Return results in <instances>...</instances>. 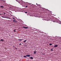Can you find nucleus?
<instances>
[{"label": "nucleus", "instance_id": "2eb2a0df", "mask_svg": "<svg viewBox=\"0 0 61 61\" xmlns=\"http://www.w3.org/2000/svg\"><path fill=\"white\" fill-rule=\"evenodd\" d=\"M23 57H27V56H24Z\"/></svg>", "mask_w": 61, "mask_h": 61}, {"label": "nucleus", "instance_id": "bb28decb", "mask_svg": "<svg viewBox=\"0 0 61 61\" xmlns=\"http://www.w3.org/2000/svg\"><path fill=\"white\" fill-rule=\"evenodd\" d=\"M56 22H57V21H55Z\"/></svg>", "mask_w": 61, "mask_h": 61}, {"label": "nucleus", "instance_id": "b1692460", "mask_svg": "<svg viewBox=\"0 0 61 61\" xmlns=\"http://www.w3.org/2000/svg\"><path fill=\"white\" fill-rule=\"evenodd\" d=\"M0 15H2V14H0Z\"/></svg>", "mask_w": 61, "mask_h": 61}, {"label": "nucleus", "instance_id": "9b49d317", "mask_svg": "<svg viewBox=\"0 0 61 61\" xmlns=\"http://www.w3.org/2000/svg\"><path fill=\"white\" fill-rule=\"evenodd\" d=\"M26 41V40H25L24 41V42H25Z\"/></svg>", "mask_w": 61, "mask_h": 61}, {"label": "nucleus", "instance_id": "423d86ee", "mask_svg": "<svg viewBox=\"0 0 61 61\" xmlns=\"http://www.w3.org/2000/svg\"><path fill=\"white\" fill-rule=\"evenodd\" d=\"M34 54H36V51H34Z\"/></svg>", "mask_w": 61, "mask_h": 61}, {"label": "nucleus", "instance_id": "20e7f679", "mask_svg": "<svg viewBox=\"0 0 61 61\" xmlns=\"http://www.w3.org/2000/svg\"><path fill=\"white\" fill-rule=\"evenodd\" d=\"M26 56H28V57H30V56L29 55H26Z\"/></svg>", "mask_w": 61, "mask_h": 61}, {"label": "nucleus", "instance_id": "aec40b11", "mask_svg": "<svg viewBox=\"0 0 61 61\" xmlns=\"http://www.w3.org/2000/svg\"><path fill=\"white\" fill-rule=\"evenodd\" d=\"M25 13L26 14V13H27V12H25Z\"/></svg>", "mask_w": 61, "mask_h": 61}, {"label": "nucleus", "instance_id": "f8f14e48", "mask_svg": "<svg viewBox=\"0 0 61 61\" xmlns=\"http://www.w3.org/2000/svg\"><path fill=\"white\" fill-rule=\"evenodd\" d=\"M57 19H55V21H57Z\"/></svg>", "mask_w": 61, "mask_h": 61}, {"label": "nucleus", "instance_id": "c85d7f7f", "mask_svg": "<svg viewBox=\"0 0 61 61\" xmlns=\"http://www.w3.org/2000/svg\"><path fill=\"white\" fill-rule=\"evenodd\" d=\"M36 5H37V4H36Z\"/></svg>", "mask_w": 61, "mask_h": 61}, {"label": "nucleus", "instance_id": "6e6552de", "mask_svg": "<svg viewBox=\"0 0 61 61\" xmlns=\"http://www.w3.org/2000/svg\"><path fill=\"white\" fill-rule=\"evenodd\" d=\"M30 59H33V57H30Z\"/></svg>", "mask_w": 61, "mask_h": 61}, {"label": "nucleus", "instance_id": "5701e85b", "mask_svg": "<svg viewBox=\"0 0 61 61\" xmlns=\"http://www.w3.org/2000/svg\"><path fill=\"white\" fill-rule=\"evenodd\" d=\"M25 7L26 8V7H27V6H26V7Z\"/></svg>", "mask_w": 61, "mask_h": 61}, {"label": "nucleus", "instance_id": "a878e982", "mask_svg": "<svg viewBox=\"0 0 61 61\" xmlns=\"http://www.w3.org/2000/svg\"><path fill=\"white\" fill-rule=\"evenodd\" d=\"M20 5H22V4H21Z\"/></svg>", "mask_w": 61, "mask_h": 61}, {"label": "nucleus", "instance_id": "7ed1b4c3", "mask_svg": "<svg viewBox=\"0 0 61 61\" xmlns=\"http://www.w3.org/2000/svg\"><path fill=\"white\" fill-rule=\"evenodd\" d=\"M57 46H58V45H56L54 46V47H57Z\"/></svg>", "mask_w": 61, "mask_h": 61}, {"label": "nucleus", "instance_id": "6ab92c4d", "mask_svg": "<svg viewBox=\"0 0 61 61\" xmlns=\"http://www.w3.org/2000/svg\"><path fill=\"white\" fill-rule=\"evenodd\" d=\"M42 8V10H44V8Z\"/></svg>", "mask_w": 61, "mask_h": 61}, {"label": "nucleus", "instance_id": "f257e3e1", "mask_svg": "<svg viewBox=\"0 0 61 61\" xmlns=\"http://www.w3.org/2000/svg\"><path fill=\"white\" fill-rule=\"evenodd\" d=\"M13 22H14V23H16V22H17V21L15 20H13Z\"/></svg>", "mask_w": 61, "mask_h": 61}, {"label": "nucleus", "instance_id": "9d476101", "mask_svg": "<svg viewBox=\"0 0 61 61\" xmlns=\"http://www.w3.org/2000/svg\"><path fill=\"white\" fill-rule=\"evenodd\" d=\"M0 7H2V8H3L4 7L2 6H0Z\"/></svg>", "mask_w": 61, "mask_h": 61}, {"label": "nucleus", "instance_id": "f3484780", "mask_svg": "<svg viewBox=\"0 0 61 61\" xmlns=\"http://www.w3.org/2000/svg\"><path fill=\"white\" fill-rule=\"evenodd\" d=\"M13 19L14 20H15V18H13Z\"/></svg>", "mask_w": 61, "mask_h": 61}, {"label": "nucleus", "instance_id": "dca6fc26", "mask_svg": "<svg viewBox=\"0 0 61 61\" xmlns=\"http://www.w3.org/2000/svg\"><path fill=\"white\" fill-rule=\"evenodd\" d=\"M53 48H52L51 50V51H53Z\"/></svg>", "mask_w": 61, "mask_h": 61}, {"label": "nucleus", "instance_id": "1a4fd4ad", "mask_svg": "<svg viewBox=\"0 0 61 61\" xmlns=\"http://www.w3.org/2000/svg\"><path fill=\"white\" fill-rule=\"evenodd\" d=\"M23 40V39H19V40H20L21 41H22Z\"/></svg>", "mask_w": 61, "mask_h": 61}, {"label": "nucleus", "instance_id": "0eeeda50", "mask_svg": "<svg viewBox=\"0 0 61 61\" xmlns=\"http://www.w3.org/2000/svg\"><path fill=\"white\" fill-rule=\"evenodd\" d=\"M4 41V40L3 39H1V40H0V41Z\"/></svg>", "mask_w": 61, "mask_h": 61}, {"label": "nucleus", "instance_id": "412c9836", "mask_svg": "<svg viewBox=\"0 0 61 61\" xmlns=\"http://www.w3.org/2000/svg\"><path fill=\"white\" fill-rule=\"evenodd\" d=\"M14 32H15V30H14Z\"/></svg>", "mask_w": 61, "mask_h": 61}, {"label": "nucleus", "instance_id": "a211bd4d", "mask_svg": "<svg viewBox=\"0 0 61 61\" xmlns=\"http://www.w3.org/2000/svg\"><path fill=\"white\" fill-rule=\"evenodd\" d=\"M49 45H52L51 44H50Z\"/></svg>", "mask_w": 61, "mask_h": 61}, {"label": "nucleus", "instance_id": "f03ea898", "mask_svg": "<svg viewBox=\"0 0 61 61\" xmlns=\"http://www.w3.org/2000/svg\"><path fill=\"white\" fill-rule=\"evenodd\" d=\"M23 27V28H25V29H27L28 28V27Z\"/></svg>", "mask_w": 61, "mask_h": 61}, {"label": "nucleus", "instance_id": "4be33fe9", "mask_svg": "<svg viewBox=\"0 0 61 61\" xmlns=\"http://www.w3.org/2000/svg\"><path fill=\"white\" fill-rule=\"evenodd\" d=\"M19 45H22V44L21 43H20L19 44Z\"/></svg>", "mask_w": 61, "mask_h": 61}, {"label": "nucleus", "instance_id": "4468645a", "mask_svg": "<svg viewBox=\"0 0 61 61\" xmlns=\"http://www.w3.org/2000/svg\"><path fill=\"white\" fill-rule=\"evenodd\" d=\"M6 18H8V19H10V18H9V17H7Z\"/></svg>", "mask_w": 61, "mask_h": 61}, {"label": "nucleus", "instance_id": "cd10ccee", "mask_svg": "<svg viewBox=\"0 0 61 61\" xmlns=\"http://www.w3.org/2000/svg\"><path fill=\"white\" fill-rule=\"evenodd\" d=\"M14 47H15V46H13Z\"/></svg>", "mask_w": 61, "mask_h": 61}, {"label": "nucleus", "instance_id": "ddd939ff", "mask_svg": "<svg viewBox=\"0 0 61 61\" xmlns=\"http://www.w3.org/2000/svg\"><path fill=\"white\" fill-rule=\"evenodd\" d=\"M32 5H33V6H35V5L33 4H32Z\"/></svg>", "mask_w": 61, "mask_h": 61}, {"label": "nucleus", "instance_id": "393cba45", "mask_svg": "<svg viewBox=\"0 0 61 61\" xmlns=\"http://www.w3.org/2000/svg\"><path fill=\"white\" fill-rule=\"evenodd\" d=\"M15 49H17V48H15Z\"/></svg>", "mask_w": 61, "mask_h": 61}, {"label": "nucleus", "instance_id": "39448f33", "mask_svg": "<svg viewBox=\"0 0 61 61\" xmlns=\"http://www.w3.org/2000/svg\"><path fill=\"white\" fill-rule=\"evenodd\" d=\"M2 14H3V15H5V12H3Z\"/></svg>", "mask_w": 61, "mask_h": 61}]
</instances>
